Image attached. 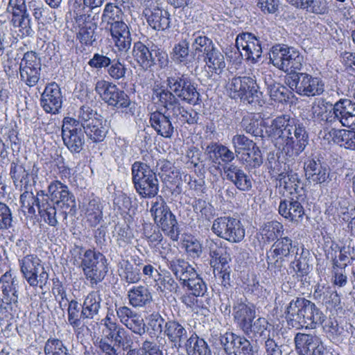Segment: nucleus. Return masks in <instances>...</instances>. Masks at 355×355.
Returning <instances> with one entry per match:
<instances>
[{
    "instance_id": "nucleus-1",
    "label": "nucleus",
    "mask_w": 355,
    "mask_h": 355,
    "mask_svg": "<svg viewBox=\"0 0 355 355\" xmlns=\"http://www.w3.org/2000/svg\"><path fill=\"white\" fill-rule=\"evenodd\" d=\"M166 86L157 84L152 89L153 103L166 110L177 121L194 125L199 114L192 108H186L180 101L196 105L201 102L200 94L192 78L187 74L175 71L166 78Z\"/></svg>"
},
{
    "instance_id": "nucleus-2",
    "label": "nucleus",
    "mask_w": 355,
    "mask_h": 355,
    "mask_svg": "<svg viewBox=\"0 0 355 355\" xmlns=\"http://www.w3.org/2000/svg\"><path fill=\"white\" fill-rule=\"evenodd\" d=\"M9 175L15 188L22 192L20 196V204L22 211L29 216L35 214V205L42 221L50 226H57L58 222L55 218L54 208L49 202V198L45 191L40 190L36 196L33 195V188L37 179V171L26 169L20 164L12 162L10 164Z\"/></svg>"
},
{
    "instance_id": "nucleus-3",
    "label": "nucleus",
    "mask_w": 355,
    "mask_h": 355,
    "mask_svg": "<svg viewBox=\"0 0 355 355\" xmlns=\"http://www.w3.org/2000/svg\"><path fill=\"white\" fill-rule=\"evenodd\" d=\"M270 137L279 139L283 150L290 157L298 156L308 144V133L300 120L289 115L276 117L267 131Z\"/></svg>"
},
{
    "instance_id": "nucleus-4",
    "label": "nucleus",
    "mask_w": 355,
    "mask_h": 355,
    "mask_svg": "<svg viewBox=\"0 0 355 355\" xmlns=\"http://www.w3.org/2000/svg\"><path fill=\"white\" fill-rule=\"evenodd\" d=\"M285 318L287 324L292 328L313 329L322 324L326 316L311 300L305 297L293 298L286 305Z\"/></svg>"
},
{
    "instance_id": "nucleus-5",
    "label": "nucleus",
    "mask_w": 355,
    "mask_h": 355,
    "mask_svg": "<svg viewBox=\"0 0 355 355\" xmlns=\"http://www.w3.org/2000/svg\"><path fill=\"white\" fill-rule=\"evenodd\" d=\"M254 78V75L245 76V132L257 137L261 133L259 125L263 101L262 93Z\"/></svg>"
},
{
    "instance_id": "nucleus-6",
    "label": "nucleus",
    "mask_w": 355,
    "mask_h": 355,
    "mask_svg": "<svg viewBox=\"0 0 355 355\" xmlns=\"http://www.w3.org/2000/svg\"><path fill=\"white\" fill-rule=\"evenodd\" d=\"M95 91L108 105L114 107L126 119L135 115V105L129 96L115 84L99 80L95 85Z\"/></svg>"
},
{
    "instance_id": "nucleus-7",
    "label": "nucleus",
    "mask_w": 355,
    "mask_h": 355,
    "mask_svg": "<svg viewBox=\"0 0 355 355\" xmlns=\"http://www.w3.org/2000/svg\"><path fill=\"white\" fill-rule=\"evenodd\" d=\"M132 182L141 198L156 197L159 189L156 172L146 163L136 161L131 166Z\"/></svg>"
},
{
    "instance_id": "nucleus-8",
    "label": "nucleus",
    "mask_w": 355,
    "mask_h": 355,
    "mask_svg": "<svg viewBox=\"0 0 355 355\" xmlns=\"http://www.w3.org/2000/svg\"><path fill=\"white\" fill-rule=\"evenodd\" d=\"M150 212L157 226L173 241H178L180 231L177 220L161 196L151 202Z\"/></svg>"
},
{
    "instance_id": "nucleus-9",
    "label": "nucleus",
    "mask_w": 355,
    "mask_h": 355,
    "mask_svg": "<svg viewBox=\"0 0 355 355\" xmlns=\"http://www.w3.org/2000/svg\"><path fill=\"white\" fill-rule=\"evenodd\" d=\"M256 318L255 306L245 304V355H261L259 346L262 343L261 336L265 329L264 320Z\"/></svg>"
},
{
    "instance_id": "nucleus-10",
    "label": "nucleus",
    "mask_w": 355,
    "mask_h": 355,
    "mask_svg": "<svg viewBox=\"0 0 355 355\" xmlns=\"http://www.w3.org/2000/svg\"><path fill=\"white\" fill-rule=\"evenodd\" d=\"M331 109L321 115V120L331 125L341 124L343 126L355 129V102L349 98H340Z\"/></svg>"
},
{
    "instance_id": "nucleus-11",
    "label": "nucleus",
    "mask_w": 355,
    "mask_h": 355,
    "mask_svg": "<svg viewBox=\"0 0 355 355\" xmlns=\"http://www.w3.org/2000/svg\"><path fill=\"white\" fill-rule=\"evenodd\" d=\"M18 263L22 277L31 287L43 288L46 286L49 274L36 254H29L19 258Z\"/></svg>"
},
{
    "instance_id": "nucleus-12",
    "label": "nucleus",
    "mask_w": 355,
    "mask_h": 355,
    "mask_svg": "<svg viewBox=\"0 0 355 355\" xmlns=\"http://www.w3.org/2000/svg\"><path fill=\"white\" fill-rule=\"evenodd\" d=\"M196 276L190 277L189 280L182 284L183 288H187V292L184 293L180 300L187 308L198 312L207 308L202 298H205L207 304H209V298L207 297V286L205 282L198 273H196Z\"/></svg>"
},
{
    "instance_id": "nucleus-13",
    "label": "nucleus",
    "mask_w": 355,
    "mask_h": 355,
    "mask_svg": "<svg viewBox=\"0 0 355 355\" xmlns=\"http://www.w3.org/2000/svg\"><path fill=\"white\" fill-rule=\"evenodd\" d=\"M270 62L285 72L296 73L302 66L303 57L298 51L286 45L277 44L269 52Z\"/></svg>"
},
{
    "instance_id": "nucleus-14",
    "label": "nucleus",
    "mask_w": 355,
    "mask_h": 355,
    "mask_svg": "<svg viewBox=\"0 0 355 355\" xmlns=\"http://www.w3.org/2000/svg\"><path fill=\"white\" fill-rule=\"evenodd\" d=\"M81 267L92 287L101 282L107 272L105 257L100 252L90 249L84 252Z\"/></svg>"
},
{
    "instance_id": "nucleus-15",
    "label": "nucleus",
    "mask_w": 355,
    "mask_h": 355,
    "mask_svg": "<svg viewBox=\"0 0 355 355\" xmlns=\"http://www.w3.org/2000/svg\"><path fill=\"white\" fill-rule=\"evenodd\" d=\"M285 83L293 91L301 96H315L320 95L324 91V85L321 78L306 73H288Z\"/></svg>"
},
{
    "instance_id": "nucleus-16",
    "label": "nucleus",
    "mask_w": 355,
    "mask_h": 355,
    "mask_svg": "<svg viewBox=\"0 0 355 355\" xmlns=\"http://www.w3.org/2000/svg\"><path fill=\"white\" fill-rule=\"evenodd\" d=\"M48 193L45 194L49 198V202L55 210V218H56V209L55 205L62 210L64 219L67 217V214L74 211L76 200L73 194L69 191V187L58 180L51 181L48 187Z\"/></svg>"
},
{
    "instance_id": "nucleus-17",
    "label": "nucleus",
    "mask_w": 355,
    "mask_h": 355,
    "mask_svg": "<svg viewBox=\"0 0 355 355\" xmlns=\"http://www.w3.org/2000/svg\"><path fill=\"white\" fill-rule=\"evenodd\" d=\"M102 324L103 325L102 337L98 340L99 355H119L117 349L112 344V340L123 327L116 321L113 312L110 311L102 320Z\"/></svg>"
},
{
    "instance_id": "nucleus-18",
    "label": "nucleus",
    "mask_w": 355,
    "mask_h": 355,
    "mask_svg": "<svg viewBox=\"0 0 355 355\" xmlns=\"http://www.w3.org/2000/svg\"><path fill=\"white\" fill-rule=\"evenodd\" d=\"M99 16L96 14H83L76 12L74 19L78 27L76 38L80 43L85 46H93L97 40L96 31L97 29V20Z\"/></svg>"
},
{
    "instance_id": "nucleus-19",
    "label": "nucleus",
    "mask_w": 355,
    "mask_h": 355,
    "mask_svg": "<svg viewBox=\"0 0 355 355\" xmlns=\"http://www.w3.org/2000/svg\"><path fill=\"white\" fill-rule=\"evenodd\" d=\"M62 138L64 144L72 153H78L83 149L85 138L78 121L71 117H64L62 125Z\"/></svg>"
},
{
    "instance_id": "nucleus-20",
    "label": "nucleus",
    "mask_w": 355,
    "mask_h": 355,
    "mask_svg": "<svg viewBox=\"0 0 355 355\" xmlns=\"http://www.w3.org/2000/svg\"><path fill=\"white\" fill-rule=\"evenodd\" d=\"M20 280L19 277L9 270L0 277V293L2 303L10 306L11 310L19 306Z\"/></svg>"
},
{
    "instance_id": "nucleus-21",
    "label": "nucleus",
    "mask_w": 355,
    "mask_h": 355,
    "mask_svg": "<svg viewBox=\"0 0 355 355\" xmlns=\"http://www.w3.org/2000/svg\"><path fill=\"white\" fill-rule=\"evenodd\" d=\"M211 230L218 236L231 242H239L244 238V228L240 227V221L230 217L216 218Z\"/></svg>"
},
{
    "instance_id": "nucleus-22",
    "label": "nucleus",
    "mask_w": 355,
    "mask_h": 355,
    "mask_svg": "<svg viewBox=\"0 0 355 355\" xmlns=\"http://www.w3.org/2000/svg\"><path fill=\"white\" fill-rule=\"evenodd\" d=\"M304 169L309 182L324 186L331 181L329 166L318 157L308 158L304 163Z\"/></svg>"
},
{
    "instance_id": "nucleus-23",
    "label": "nucleus",
    "mask_w": 355,
    "mask_h": 355,
    "mask_svg": "<svg viewBox=\"0 0 355 355\" xmlns=\"http://www.w3.org/2000/svg\"><path fill=\"white\" fill-rule=\"evenodd\" d=\"M294 342L299 355H324V347L320 339L312 334L297 333Z\"/></svg>"
},
{
    "instance_id": "nucleus-24",
    "label": "nucleus",
    "mask_w": 355,
    "mask_h": 355,
    "mask_svg": "<svg viewBox=\"0 0 355 355\" xmlns=\"http://www.w3.org/2000/svg\"><path fill=\"white\" fill-rule=\"evenodd\" d=\"M206 248L210 257V265L218 268L225 266L231 261L230 249L227 243L219 239L207 240Z\"/></svg>"
},
{
    "instance_id": "nucleus-25",
    "label": "nucleus",
    "mask_w": 355,
    "mask_h": 355,
    "mask_svg": "<svg viewBox=\"0 0 355 355\" xmlns=\"http://www.w3.org/2000/svg\"><path fill=\"white\" fill-rule=\"evenodd\" d=\"M171 118L174 119L166 109L164 112L157 110L150 113L149 123L158 135L165 139H171L175 132Z\"/></svg>"
},
{
    "instance_id": "nucleus-26",
    "label": "nucleus",
    "mask_w": 355,
    "mask_h": 355,
    "mask_svg": "<svg viewBox=\"0 0 355 355\" xmlns=\"http://www.w3.org/2000/svg\"><path fill=\"white\" fill-rule=\"evenodd\" d=\"M115 306L117 318L121 324L136 334L141 336L145 333L146 325L140 315L128 306L116 304Z\"/></svg>"
},
{
    "instance_id": "nucleus-27",
    "label": "nucleus",
    "mask_w": 355,
    "mask_h": 355,
    "mask_svg": "<svg viewBox=\"0 0 355 355\" xmlns=\"http://www.w3.org/2000/svg\"><path fill=\"white\" fill-rule=\"evenodd\" d=\"M62 95L59 85L55 83L47 85L41 95L40 105L50 114H57L62 107Z\"/></svg>"
},
{
    "instance_id": "nucleus-28",
    "label": "nucleus",
    "mask_w": 355,
    "mask_h": 355,
    "mask_svg": "<svg viewBox=\"0 0 355 355\" xmlns=\"http://www.w3.org/2000/svg\"><path fill=\"white\" fill-rule=\"evenodd\" d=\"M163 335L167 338L172 347L177 350L182 347L183 343L189 338L184 324L176 320H168L166 321Z\"/></svg>"
},
{
    "instance_id": "nucleus-29",
    "label": "nucleus",
    "mask_w": 355,
    "mask_h": 355,
    "mask_svg": "<svg viewBox=\"0 0 355 355\" xmlns=\"http://www.w3.org/2000/svg\"><path fill=\"white\" fill-rule=\"evenodd\" d=\"M143 15L148 24L155 31H165L170 26V14L158 6L145 8Z\"/></svg>"
},
{
    "instance_id": "nucleus-30",
    "label": "nucleus",
    "mask_w": 355,
    "mask_h": 355,
    "mask_svg": "<svg viewBox=\"0 0 355 355\" xmlns=\"http://www.w3.org/2000/svg\"><path fill=\"white\" fill-rule=\"evenodd\" d=\"M109 31L114 44L119 51H127L132 42L130 32L128 25L123 21L105 29Z\"/></svg>"
},
{
    "instance_id": "nucleus-31",
    "label": "nucleus",
    "mask_w": 355,
    "mask_h": 355,
    "mask_svg": "<svg viewBox=\"0 0 355 355\" xmlns=\"http://www.w3.org/2000/svg\"><path fill=\"white\" fill-rule=\"evenodd\" d=\"M167 266L181 285L189 280L190 277H196L198 273L188 261L180 257L167 259Z\"/></svg>"
},
{
    "instance_id": "nucleus-32",
    "label": "nucleus",
    "mask_w": 355,
    "mask_h": 355,
    "mask_svg": "<svg viewBox=\"0 0 355 355\" xmlns=\"http://www.w3.org/2000/svg\"><path fill=\"white\" fill-rule=\"evenodd\" d=\"M138 263L135 261V265L129 260L121 259L118 264V274L121 279L128 284H136L141 279V260L137 257Z\"/></svg>"
},
{
    "instance_id": "nucleus-33",
    "label": "nucleus",
    "mask_w": 355,
    "mask_h": 355,
    "mask_svg": "<svg viewBox=\"0 0 355 355\" xmlns=\"http://www.w3.org/2000/svg\"><path fill=\"white\" fill-rule=\"evenodd\" d=\"M218 343L214 345H220L227 355H244V343L243 338L233 333L226 332L224 334L216 335Z\"/></svg>"
},
{
    "instance_id": "nucleus-34",
    "label": "nucleus",
    "mask_w": 355,
    "mask_h": 355,
    "mask_svg": "<svg viewBox=\"0 0 355 355\" xmlns=\"http://www.w3.org/2000/svg\"><path fill=\"white\" fill-rule=\"evenodd\" d=\"M205 150L210 159L218 165H225L234 158L233 152L225 146L217 142H211L206 146Z\"/></svg>"
},
{
    "instance_id": "nucleus-35",
    "label": "nucleus",
    "mask_w": 355,
    "mask_h": 355,
    "mask_svg": "<svg viewBox=\"0 0 355 355\" xmlns=\"http://www.w3.org/2000/svg\"><path fill=\"white\" fill-rule=\"evenodd\" d=\"M278 211L282 216L291 222H298L304 214L301 203L293 198L281 200Z\"/></svg>"
},
{
    "instance_id": "nucleus-36",
    "label": "nucleus",
    "mask_w": 355,
    "mask_h": 355,
    "mask_svg": "<svg viewBox=\"0 0 355 355\" xmlns=\"http://www.w3.org/2000/svg\"><path fill=\"white\" fill-rule=\"evenodd\" d=\"M191 46L193 50V54L204 58L213 51L217 49L212 40L207 37L204 32L196 31L191 35Z\"/></svg>"
},
{
    "instance_id": "nucleus-37",
    "label": "nucleus",
    "mask_w": 355,
    "mask_h": 355,
    "mask_svg": "<svg viewBox=\"0 0 355 355\" xmlns=\"http://www.w3.org/2000/svg\"><path fill=\"white\" fill-rule=\"evenodd\" d=\"M171 59L177 64L190 68L195 60V55L189 51V43L183 40L175 44L171 53Z\"/></svg>"
},
{
    "instance_id": "nucleus-38",
    "label": "nucleus",
    "mask_w": 355,
    "mask_h": 355,
    "mask_svg": "<svg viewBox=\"0 0 355 355\" xmlns=\"http://www.w3.org/2000/svg\"><path fill=\"white\" fill-rule=\"evenodd\" d=\"M103 207L98 198L91 199L83 209L84 218L90 227H96L103 221Z\"/></svg>"
},
{
    "instance_id": "nucleus-39",
    "label": "nucleus",
    "mask_w": 355,
    "mask_h": 355,
    "mask_svg": "<svg viewBox=\"0 0 355 355\" xmlns=\"http://www.w3.org/2000/svg\"><path fill=\"white\" fill-rule=\"evenodd\" d=\"M122 22H123V11L119 3H107L101 15V24L104 28H107Z\"/></svg>"
},
{
    "instance_id": "nucleus-40",
    "label": "nucleus",
    "mask_w": 355,
    "mask_h": 355,
    "mask_svg": "<svg viewBox=\"0 0 355 355\" xmlns=\"http://www.w3.org/2000/svg\"><path fill=\"white\" fill-rule=\"evenodd\" d=\"M129 304L133 307H143L152 300V295L145 286H134L128 291Z\"/></svg>"
},
{
    "instance_id": "nucleus-41",
    "label": "nucleus",
    "mask_w": 355,
    "mask_h": 355,
    "mask_svg": "<svg viewBox=\"0 0 355 355\" xmlns=\"http://www.w3.org/2000/svg\"><path fill=\"white\" fill-rule=\"evenodd\" d=\"M205 69L209 74L220 75L225 68V62L223 55L216 49L203 58Z\"/></svg>"
},
{
    "instance_id": "nucleus-42",
    "label": "nucleus",
    "mask_w": 355,
    "mask_h": 355,
    "mask_svg": "<svg viewBox=\"0 0 355 355\" xmlns=\"http://www.w3.org/2000/svg\"><path fill=\"white\" fill-rule=\"evenodd\" d=\"M101 301L99 291H92L86 296L83 303L80 304L85 319H93L98 314Z\"/></svg>"
},
{
    "instance_id": "nucleus-43",
    "label": "nucleus",
    "mask_w": 355,
    "mask_h": 355,
    "mask_svg": "<svg viewBox=\"0 0 355 355\" xmlns=\"http://www.w3.org/2000/svg\"><path fill=\"white\" fill-rule=\"evenodd\" d=\"M184 347L190 355H212L207 342L194 332L184 343Z\"/></svg>"
},
{
    "instance_id": "nucleus-44",
    "label": "nucleus",
    "mask_w": 355,
    "mask_h": 355,
    "mask_svg": "<svg viewBox=\"0 0 355 355\" xmlns=\"http://www.w3.org/2000/svg\"><path fill=\"white\" fill-rule=\"evenodd\" d=\"M132 55L135 61L143 69H147L154 64L151 51L141 42L134 43Z\"/></svg>"
},
{
    "instance_id": "nucleus-45",
    "label": "nucleus",
    "mask_w": 355,
    "mask_h": 355,
    "mask_svg": "<svg viewBox=\"0 0 355 355\" xmlns=\"http://www.w3.org/2000/svg\"><path fill=\"white\" fill-rule=\"evenodd\" d=\"M272 251L270 252L273 254L272 257H287L289 255H295V252H299L300 249L297 245L293 244V241L288 236H280L273 243L272 246Z\"/></svg>"
},
{
    "instance_id": "nucleus-46",
    "label": "nucleus",
    "mask_w": 355,
    "mask_h": 355,
    "mask_svg": "<svg viewBox=\"0 0 355 355\" xmlns=\"http://www.w3.org/2000/svg\"><path fill=\"white\" fill-rule=\"evenodd\" d=\"M68 305L67 308V320L68 323L73 327L74 330L79 329L83 326L82 322L85 320L83 315V311L80 304L75 300L68 301L63 304L64 306Z\"/></svg>"
},
{
    "instance_id": "nucleus-47",
    "label": "nucleus",
    "mask_w": 355,
    "mask_h": 355,
    "mask_svg": "<svg viewBox=\"0 0 355 355\" xmlns=\"http://www.w3.org/2000/svg\"><path fill=\"white\" fill-rule=\"evenodd\" d=\"M309 251L305 250L304 248H302L300 253L297 252V251L295 252L294 260L289 265L292 276L297 275L298 274L309 273L311 272V268L307 259Z\"/></svg>"
},
{
    "instance_id": "nucleus-48",
    "label": "nucleus",
    "mask_w": 355,
    "mask_h": 355,
    "mask_svg": "<svg viewBox=\"0 0 355 355\" xmlns=\"http://www.w3.org/2000/svg\"><path fill=\"white\" fill-rule=\"evenodd\" d=\"M10 23L14 28L17 29L18 35L21 37L32 36L34 34L29 13L10 17Z\"/></svg>"
},
{
    "instance_id": "nucleus-49",
    "label": "nucleus",
    "mask_w": 355,
    "mask_h": 355,
    "mask_svg": "<svg viewBox=\"0 0 355 355\" xmlns=\"http://www.w3.org/2000/svg\"><path fill=\"white\" fill-rule=\"evenodd\" d=\"M92 123L83 126L87 137L94 142L102 141L106 135V130L103 125V119L92 120Z\"/></svg>"
},
{
    "instance_id": "nucleus-50",
    "label": "nucleus",
    "mask_w": 355,
    "mask_h": 355,
    "mask_svg": "<svg viewBox=\"0 0 355 355\" xmlns=\"http://www.w3.org/2000/svg\"><path fill=\"white\" fill-rule=\"evenodd\" d=\"M192 207L198 219L210 221L215 215L212 205L201 198H196L192 202Z\"/></svg>"
},
{
    "instance_id": "nucleus-51",
    "label": "nucleus",
    "mask_w": 355,
    "mask_h": 355,
    "mask_svg": "<svg viewBox=\"0 0 355 355\" xmlns=\"http://www.w3.org/2000/svg\"><path fill=\"white\" fill-rule=\"evenodd\" d=\"M260 234L268 242L277 241L284 234V226L276 220L267 222L260 228Z\"/></svg>"
},
{
    "instance_id": "nucleus-52",
    "label": "nucleus",
    "mask_w": 355,
    "mask_h": 355,
    "mask_svg": "<svg viewBox=\"0 0 355 355\" xmlns=\"http://www.w3.org/2000/svg\"><path fill=\"white\" fill-rule=\"evenodd\" d=\"M245 53L248 57L245 60L255 63L261 55L260 42L256 36L250 33L245 32Z\"/></svg>"
},
{
    "instance_id": "nucleus-53",
    "label": "nucleus",
    "mask_w": 355,
    "mask_h": 355,
    "mask_svg": "<svg viewBox=\"0 0 355 355\" xmlns=\"http://www.w3.org/2000/svg\"><path fill=\"white\" fill-rule=\"evenodd\" d=\"M262 156L256 144L245 137V162L250 166L256 167L262 163Z\"/></svg>"
},
{
    "instance_id": "nucleus-54",
    "label": "nucleus",
    "mask_w": 355,
    "mask_h": 355,
    "mask_svg": "<svg viewBox=\"0 0 355 355\" xmlns=\"http://www.w3.org/2000/svg\"><path fill=\"white\" fill-rule=\"evenodd\" d=\"M159 228L160 227L151 224H146L144 227V236L153 250L164 240Z\"/></svg>"
},
{
    "instance_id": "nucleus-55",
    "label": "nucleus",
    "mask_w": 355,
    "mask_h": 355,
    "mask_svg": "<svg viewBox=\"0 0 355 355\" xmlns=\"http://www.w3.org/2000/svg\"><path fill=\"white\" fill-rule=\"evenodd\" d=\"M244 40V33H239L236 40V44L226 49L225 54L232 64L236 67L241 65L243 61V55L239 47V41Z\"/></svg>"
},
{
    "instance_id": "nucleus-56",
    "label": "nucleus",
    "mask_w": 355,
    "mask_h": 355,
    "mask_svg": "<svg viewBox=\"0 0 355 355\" xmlns=\"http://www.w3.org/2000/svg\"><path fill=\"white\" fill-rule=\"evenodd\" d=\"M45 355H70L63 342L55 338H49L44 345Z\"/></svg>"
},
{
    "instance_id": "nucleus-57",
    "label": "nucleus",
    "mask_w": 355,
    "mask_h": 355,
    "mask_svg": "<svg viewBox=\"0 0 355 355\" xmlns=\"http://www.w3.org/2000/svg\"><path fill=\"white\" fill-rule=\"evenodd\" d=\"M78 118L76 121H78V127H83L92 123V120H98L102 117L89 106L83 105L78 110Z\"/></svg>"
},
{
    "instance_id": "nucleus-58",
    "label": "nucleus",
    "mask_w": 355,
    "mask_h": 355,
    "mask_svg": "<svg viewBox=\"0 0 355 355\" xmlns=\"http://www.w3.org/2000/svg\"><path fill=\"white\" fill-rule=\"evenodd\" d=\"M114 347L121 348L123 351L130 349L133 345L132 335L123 328L121 331L112 340Z\"/></svg>"
},
{
    "instance_id": "nucleus-59",
    "label": "nucleus",
    "mask_w": 355,
    "mask_h": 355,
    "mask_svg": "<svg viewBox=\"0 0 355 355\" xmlns=\"http://www.w3.org/2000/svg\"><path fill=\"white\" fill-rule=\"evenodd\" d=\"M157 166L162 172V178L166 182H174V178H178V172H175L173 164L166 159H159L157 162Z\"/></svg>"
},
{
    "instance_id": "nucleus-60",
    "label": "nucleus",
    "mask_w": 355,
    "mask_h": 355,
    "mask_svg": "<svg viewBox=\"0 0 355 355\" xmlns=\"http://www.w3.org/2000/svg\"><path fill=\"white\" fill-rule=\"evenodd\" d=\"M20 79L28 87H33L38 83L41 70L19 68Z\"/></svg>"
},
{
    "instance_id": "nucleus-61",
    "label": "nucleus",
    "mask_w": 355,
    "mask_h": 355,
    "mask_svg": "<svg viewBox=\"0 0 355 355\" xmlns=\"http://www.w3.org/2000/svg\"><path fill=\"white\" fill-rule=\"evenodd\" d=\"M41 59L34 51H28L25 53L19 64V68L38 70H41Z\"/></svg>"
},
{
    "instance_id": "nucleus-62",
    "label": "nucleus",
    "mask_w": 355,
    "mask_h": 355,
    "mask_svg": "<svg viewBox=\"0 0 355 355\" xmlns=\"http://www.w3.org/2000/svg\"><path fill=\"white\" fill-rule=\"evenodd\" d=\"M127 70L125 64L119 60H113L108 67L107 72L112 79L119 80L125 77Z\"/></svg>"
},
{
    "instance_id": "nucleus-63",
    "label": "nucleus",
    "mask_w": 355,
    "mask_h": 355,
    "mask_svg": "<svg viewBox=\"0 0 355 355\" xmlns=\"http://www.w3.org/2000/svg\"><path fill=\"white\" fill-rule=\"evenodd\" d=\"M132 207V198L124 193L118 194L114 199V209L128 214Z\"/></svg>"
},
{
    "instance_id": "nucleus-64",
    "label": "nucleus",
    "mask_w": 355,
    "mask_h": 355,
    "mask_svg": "<svg viewBox=\"0 0 355 355\" xmlns=\"http://www.w3.org/2000/svg\"><path fill=\"white\" fill-rule=\"evenodd\" d=\"M166 322L165 319L157 312L151 313L148 318V325L155 334L164 333Z\"/></svg>"
}]
</instances>
